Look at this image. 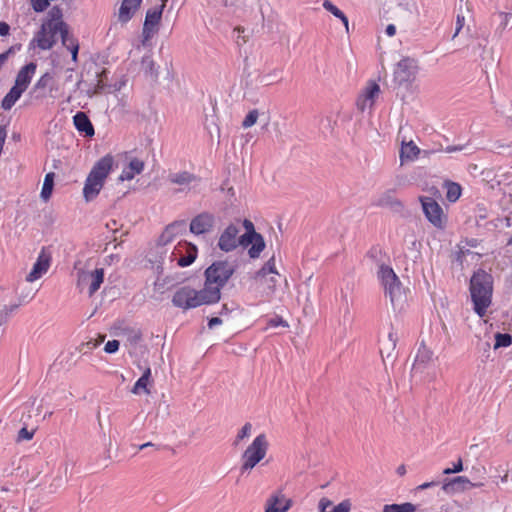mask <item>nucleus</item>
Returning <instances> with one entry per match:
<instances>
[{
    "label": "nucleus",
    "mask_w": 512,
    "mask_h": 512,
    "mask_svg": "<svg viewBox=\"0 0 512 512\" xmlns=\"http://www.w3.org/2000/svg\"><path fill=\"white\" fill-rule=\"evenodd\" d=\"M197 257V247L188 242H180L173 248L156 245L149 254V262L158 274L172 268L173 264L186 267L192 264Z\"/></svg>",
    "instance_id": "1"
},
{
    "label": "nucleus",
    "mask_w": 512,
    "mask_h": 512,
    "mask_svg": "<svg viewBox=\"0 0 512 512\" xmlns=\"http://www.w3.org/2000/svg\"><path fill=\"white\" fill-rule=\"evenodd\" d=\"M492 291V276L484 270L475 272L470 281V294L474 311L479 317L486 315L487 309L491 305Z\"/></svg>",
    "instance_id": "2"
},
{
    "label": "nucleus",
    "mask_w": 512,
    "mask_h": 512,
    "mask_svg": "<svg viewBox=\"0 0 512 512\" xmlns=\"http://www.w3.org/2000/svg\"><path fill=\"white\" fill-rule=\"evenodd\" d=\"M377 278L383 287L385 297L389 299L393 309H403L406 303V293L394 270L388 265L381 264L377 270Z\"/></svg>",
    "instance_id": "3"
},
{
    "label": "nucleus",
    "mask_w": 512,
    "mask_h": 512,
    "mask_svg": "<svg viewBox=\"0 0 512 512\" xmlns=\"http://www.w3.org/2000/svg\"><path fill=\"white\" fill-rule=\"evenodd\" d=\"M216 302V291H210L209 289L205 290L204 288L202 290H196L189 286L181 287L174 293L172 297L173 305L184 310Z\"/></svg>",
    "instance_id": "4"
},
{
    "label": "nucleus",
    "mask_w": 512,
    "mask_h": 512,
    "mask_svg": "<svg viewBox=\"0 0 512 512\" xmlns=\"http://www.w3.org/2000/svg\"><path fill=\"white\" fill-rule=\"evenodd\" d=\"M112 165L113 157L110 155L104 156L94 165L83 188V196L87 202L93 200L100 193Z\"/></svg>",
    "instance_id": "5"
},
{
    "label": "nucleus",
    "mask_w": 512,
    "mask_h": 512,
    "mask_svg": "<svg viewBox=\"0 0 512 512\" xmlns=\"http://www.w3.org/2000/svg\"><path fill=\"white\" fill-rule=\"evenodd\" d=\"M234 273V266L227 261H217L205 271V290L217 292V302L221 297V289Z\"/></svg>",
    "instance_id": "6"
},
{
    "label": "nucleus",
    "mask_w": 512,
    "mask_h": 512,
    "mask_svg": "<svg viewBox=\"0 0 512 512\" xmlns=\"http://www.w3.org/2000/svg\"><path fill=\"white\" fill-rule=\"evenodd\" d=\"M269 442L265 434H259L242 454L241 472L251 471L268 452Z\"/></svg>",
    "instance_id": "7"
},
{
    "label": "nucleus",
    "mask_w": 512,
    "mask_h": 512,
    "mask_svg": "<svg viewBox=\"0 0 512 512\" xmlns=\"http://www.w3.org/2000/svg\"><path fill=\"white\" fill-rule=\"evenodd\" d=\"M243 226L245 228V233L241 235L240 246H251L248 250V255L250 258L256 259L260 256L266 246L264 238L261 234L255 231L254 224L250 220L245 219L243 221Z\"/></svg>",
    "instance_id": "8"
},
{
    "label": "nucleus",
    "mask_w": 512,
    "mask_h": 512,
    "mask_svg": "<svg viewBox=\"0 0 512 512\" xmlns=\"http://www.w3.org/2000/svg\"><path fill=\"white\" fill-rule=\"evenodd\" d=\"M104 281L103 268L92 271L79 270L77 274V287L80 291L87 290L89 297H92Z\"/></svg>",
    "instance_id": "9"
},
{
    "label": "nucleus",
    "mask_w": 512,
    "mask_h": 512,
    "mask_svg": "<svg viewBox=\"0 0 512 512\" xmlns=\"http://www.w3.org/2000/svg\"><path fill=\"white\" fill-rule=\"evenodd\" d=\"M422 210L427 220L436 228L443 229L447 223V216L442 207L433 198L421 196L419 198Z\"/></svg>",
    "instance_id": "10"
},
{
    "label": "nucleus",
    "mask_w": 512,
    "mask_h": 512,
    "mask_svg": "<svg viewBox=\"0 0 512 512\" xmlns=\"http://www.w3.org/2000/svg\"><path fill=\"white\" fill-rule=\"evenodd\" d=\"M419 66L415 59L404 58L400 60L394 70V78L400 85H407L416 80Z\"/></svg>",
    "instance_id": "11"
},
{
    "label": "nucleus",
    "mask_w": 512,
    "mask_h": 512,
    "mask_svg": "<svg viewBox=\"0 0 512 512\" xmlns=\"http://www.w3.org/2000/svg\"><path fill=\"white\" fill-rule=\"evenodd\" d=\"M292 506L293 500L283 490L277 489L266 498L263 512H288Z\"/></svg>",
    "instance_id": "12"
},
{
    "label": "nucleus",
    "mask_w": 512,
    "mask_h": 512,
    "mask_svg": "<svg viewBox=\"0 0 512 512\" xmlns=\"http://www.w3.org/2000/svg\"><path fill=\"white\" fill-rule=\"evenodd\" d=\"M163 10L164 5H160L158 7L151 8L146 12L142 29L143 44L149 41L157 33Z\"/></svg>",
    "instance_id": "13"
},
{
    "label": "nucleus",
    "mask_w": 512,
    "mask_h": 512,
    "mask_svg": "<svg viewBox=\"0 0 512 512\" xmlns=\"http://www.w3.org/2000/svg\"><path fill=\"white\" fill-rule=\"evenodd\" d=\"M380 93V86L374 81H369L356 100L357 109L361 112H365L366 110L370 111Z\"/></svg>",
    "instance_id": "14"
},
{
    "label": "nucleus",
    "mask_w": 512,
    "mask_h": 512,
    "mask_svg": "<svg viewBox=\"0 0 512 512\" xmlns=\"http://www.w3.org/2000/svg\"><path fill=\"white\" fill-rule=\"evenodd\" d=\"M168 182L180 187V191L190 190L196 187L200 182V177L187 170H178L170 172Z\"/></svg>",
    "instance_id": "15"
},
{
    "label": "nucleus",
    "mask_w": 512,
    "mask_h": 512,
    "mask_svg": "<svg viewBox=\"0 0 512 512\" xmlns=\"http://www.w3.org/2000/svg\"><path fill=\"white\" fill-rule=\"evenodd\" d=\"M240 230L237 225L230 224L221 233L218 240V247L224 252H230L240 245L241 236H238Z\"/></svg>",
    "instance_id": "16"
},
{
    "label": "nucleus",
    "mask_w": 512,
    "mask_h": 512,
    "mask_svg": "<svg viewBox=\"0 0 512 512\" xmlns=\"http://www.w3.org/2000/svg\"><path fill=\"white\" fill-rule=\"evenodd\" d=\"M215 216L209 212H202L195 216L190 222V232L194 235H203L213 231Z\"/></svg>",
    "instance_id": "17"
},
{
    "label": "nucleus",
    "mask_w": 512,
    "mask_h": 512,
    "mask_svg": "<svg viewBox=\"0 0 512 512\" xmlns=\"http://www.w3.org/2000/svg\"><path fill=\"white\" fill-rule=\"evenodd\" d=\"M253 280L254 290L259 296L270 298L276 292L277 276H259L255 273Z\"/></svg>",
    "instance_id": "18"
},
{
    "label": "nucleus",
    "mask_w": 512,
    "mask_h": 512,
    "mask_svg": "<svg viewBox=\"0 0 512 512\" xmlns=\"http://www.w3.org/2000/svg\"><path fill=\"white\" fill-rule=\"evenodd\" d=\"M50 261L51 257L48 253L45 252L43 249L36 262L34 263L31 271L26 276V281L29 283H32L39 278H41L44 274L47 273L49 267H50Z\"/></svg>",
    "instance_id": "19"
},
{
    "label": "nucleus",
    "mask_w": 512,
    "mask_h": 512,
    "mask_svg": "<svg viewBox=\"0 0 512 512\" xmlns=\"http://www.w3.org/2000/svg\"><path fill=\"white\" fill-rule=\"evenodd\" d=\"M48 27L59 30L63 45L68 40V30L66 24L62 21V11L59 7H53L48 13V20L44 23Z\"/></svg>",
    "instance_id": "20"
},
{
    "label": "nucleus",
    "mask_w": 512,
    "mask_h": 512,
    "mask_svg": "<svg viewBox=\"0 0 512 512\" xmlns=\"http://www.w3.org/2000/svg\"><path fill=\"white\" fill-rule=\"evenodd\" d=\"M420 154H422L424 157L429 158L431 155L435 154V149H424L421 151L413 141L402 143L400 151V158L402 162L405 160L413 161Z\"/></svg>",
    "instance_id": "21"
},
{
    "label": "nucleus",
    "mask_w": 512,
    "mask_h": 512,
    "mask_svg": "<svg viewBox=\"0 0 512 512\" xmlns=\"http://www.w3.org/2000/svg\"><path fill=\"white\" fill-rule=\"evenodd\" d=\"M127 166L123 168L122 173L119 176L120 181H130L136 175L143 172L145 167L144 160L138 157L127 156Z\"/></svg>",
    "instance_id": "22"
},
{
    "label": "nucleus",
    "mask_w": 512,
    "mask_h": 512,
    "mask_svg": "<svg viewBox=\"0 0 512 512\" xmlns=\"http://www.w3.org/2000/svg\"><path fill=\"white\" fill-rule=\"evenodd\" d=\"M59 33V30L54 29L52 27H48L45 24H42L40 31L34 38V41L37 43V46L42 50H48L52 48L55 43V36Z\"/></svg>",
    "instance_id": "23"
},
{
    "label": "nucleus",
    "mask_w": 512,
    "mask_h": 512,
    "mask_svg": "<svg viewBox=\"0 0 512 512\" xmlns=\"http://www.w3.org/2000/svg\"><path fill=\"white\" fill-rule=\"evenodd\" d=\"M433 361L434 352L424 343H421L413 364V370L415 372H423Z\"/></svg>",
    "instance_id": "24"
},
{
    "label": "nucleus",
    "mask_w": 512,
    "mask_h": 512,
    "mask_svg": "<svg viewBox=\"0 0 512 512\" xmlns=\"http://www.w3.org/2000/svg\"><path fill=\"white\" fill-rule=\"evenodd\" d=\"M143 0H123L117 12V20L126 24L132 19Z\"/></svg>",
    "instance_id": "25"
},
{
    "label": "nucleus",
    "mask_w": 512,
    "mask_h": 512,
    "mask_svg": "<svg viewBox=\"0 0 512 512\" xmlns=\"http://www.w3.org/2000/svg\"><path fill=\"white\" fill-rule=\"evenodd\" d=\"M475 484L471 483L467 477L457 476L450 480H445L442 485V490L446 494H454L457 492H462L467 490L470 487H474Z\"/></svg>",
    "instance_id": "26"
},
{
    "label": "nucleus",
    "mask_w": 512,
    "mask_h": 512,
    "mask_svg": "<svg viewBox=\"0 0 512 512\" xmlns=\"http://www.w3.org/2000/svg\"><path fill=\"white\" fill-rule=\"evenodd\" d=\"M36 68L37 66L33 62L23 66L16 76L14 85L25 91L31 83V80L36 72Z\"/></svg>",
    "instance_id": "27"
},
{
    "label": "nucleus",
    "mask_w": 512,
    "mask_h": 512,
    "mask_svg": "<svg viewBox=\"0 0 512 512\" xmlns=\"http://www.w3.org/2000/svg\"><path fill=\"white\" fill-rule=\"evenodd\" d=\"M351 507L352 504L349 499H345L337 505H334V503L326 497H322L318 502L319 512H350Z\"/></svg>",
    "instance_id": "28"
},
{
    "label": "nucleus",
    "mask_w": 512,
    "mask_h": 512,
    "mask_svg": "<svg viewBox=\"0 0 512 512\" xmlns=\"http://www.w3.org/2000/svg\"><path fill=\"white\" fill-rule=\"evenodd\" d=\"M185 227V223L182 221L174 222L168 225L159 238L157 245L168 247L167 245L174 239V237L180 233Z\"/></svg>",
    "instance_id": "29"
},
{
    "label": "nucleus",
    "mask_w": 512,
    "mask_h": 512,
    "mask_svg": "<svg viewBox=\"0 0 512 512\" xmlns=\"http://www.w3.org/2000/svg\"><path fill=\"white\" fill-rule=\"evenodd\" d=\"M397 343V335L395 332L390 331L387 337L381 342L380 353L383 359L393 360L395 357L394 351Z\"/></svg>",
    "instance_id": "30"
},
{
    "label": "nucleus",
    "mask_w": 512,
    "mask_h": 512,
    "mask_svg": "<svg viewBox=\"0 0 512 512\" xmlns=\"http://www.w3.org/2000/svg\"><path fill=\"white\" fill-rule=\"evenodd\" d=\"M73 122L76 129L79 132L84 133L85 136L92 137L94 135L93 125L84 112L76 113L73 117Z\"/></svg>",
    "instance_id": "31"
},
{
    "label": "nucleus",
    "mask_w": 512,
    "mask_h": 512,
    "mask_svg": "<svg viewBox=\"0 0 512 512\" xmlns=\"http://www.w3.org/2000/svg\"><path fill=\"white\" fill-rule=\"evenodd\" d=\"M151 377V370L150 368H147L142 376L136 381L132 388V393L135 395H139L141 393L144 394H150V390L148 388L149 382Z\"/></svg>",
    "instance_id": "32"
},
{
    "label": "nucleus",
    "mask_w": 512,
    "mask_h": 512,
    "mask_svg": "<svg viewBox=\"0 0 512 512\" xmlns=\"http://www.w3.org/2000/svg\"><path fill=\"white\" fill-rule=\"evenodd\" d=\"M24 90L18 88L17 86H13L10 91L6 94V96L2 100V108L4 110H10L16 101L21 97Z\"/></svg>",
    "instance_id": "33"
},
{
    "label": "nucleus",
    "mask_w": 512,
    "mask_h": 512,
    "mask_svg": "<svg viewBox=\"0 0 512 512\" xmlns=\"http://www.w3.org/2000/svg\"><path fill=\"white\" fill-rule=\"evenodd\" d=\"M24 90L18 88L17 86H13L10 91L6 94V96L2 100V108L4 110H10L16 101L21 97Z\"/></svg>",
    "instance_id": "34"
},
{
    "label": "nucleus",
    "mask_w": 512,
    "mask_h": 512,
    "mask_svg": "<svg viewBox=\"0 0 512 512\" xmlns=\"http://www.w3.org/2000/svg\"><path fill=\"white\" fill-rule=\"evenodd\" d=\"M323 8L334 15L336 18L340 19L343 23L346 32L349 31V21L347 16L338 8L336 7L330 0H323L322 3Z\"/></svg>",
    "instance_id": "35"
},
{
    "label": "nucleus",
    "mask_w": 512,
    "mask_h": 512,
    "mask_svg": "<svg viewBox=\"0 0 512 512\" xmlns=\"http://www.w3.org/2000/svg\"><path fill=\"white\" fill-rule=\"evenodd\" d=\"M55 174L53 172L47 173L44 178L40 197L44 202H47L53 192Z\"/></svg>",
    "instance_id": "36"
},
{
    "label": "nucleus",
    "mask_w": 512,
    "mask_h": 512,
    "mask_svg": "<svg viewBox=\"0 0 512 512\" xmlns=\"http://www.w3.org/2000/svg\"><path fill=\"white\" fill-rule=\"evenodd\" d=\"M444 187L446 188V198L449 202H456L460 198L462 189L458 183L446 181Z\"/></svg>",
    "instance_id": "37"
},
{
    "label": "nucleus",
    "mask_w": 512,
    "mask_h": 512,
    "mask_svg": "<svg viewBox=\"0 0 512 512\" xmlns=\"http://www.w3.org/2000/svg\"><path fill=\"white\" fill-rule=\"evenodd\" d=\"M256 274H259V276H279V273L275 266V257L272 256L263 266L260 270L256 272Z\"/></svg>",
    "instance_id": "38"
},
{
    "label": "nucleus",
    "mask_w": 512,
    "mask_h": 512,
    "mask_svg": "<svg viewBox=\"0 0 512 512\" xmlns=\"http://www.w3.org/2000/svg\"><path fill=\"white\" fill-rule=\"evenodd\" d=\"M105 339V336H99L98 339H90L87 342H83L79 345L78 351L82 354H87L92 350L96 349Z\"/></svg>",
    "instance_id": "39"
},
{
    "label": "nucleus",
    "mask_w": 512,
    "mask_h": 512,
    "mask_svg": "<svg viewBox=\"0 0 512 512\" xmlns=\"http://www.w3.org/2000/svg\"><path fill=\"white\" fill-rule=\"evenodd\" d=\"M415 506L411 503L389 504L383 507V512H414Z\"/></svg>",
    "instance_id": "40"
},
{
    "label": "nucleus",
    "mask_w": 512,
    "mask_h": 512,
    "mask_svg": "<svg viewBox=\"0 0 512 512\" xmlns=\"http://www.w3.org/2000/svg\"><path fill=\"white\" fill-rule=\"evenodd\" d=\"M375 204L380 207L401 206V202L393 198L389 193H384L379 196Z\"/></svg>",
    "instance_id": "41"
},
{
    "label": "nucleus",
    "mask_w": 512,
    "mask_h": 512,
    "mask_svg": "<svg viewBox=\"0 0 512 512\" xmlns=\"http://www.w3.org/2000/svg\"><path fill=\"white\" fill-rule=\"evenodd\" d=\"M494 108L498 114L507 117L512 124V106L508 101L504 100L496 104Z\"/></svg>",
    "instance_id": "42"
},
{
    "label": "nucleus",
    "mask_w": 512,
    "mask_h": 512,
    "mask_svg": "<svg viewBox=\"0 0 512 512\" xmlns=\"http://www.w3.org/2000/svg\"><path fill=\"white\" fill-rule=\"evenodd\" d=\"M234 33H235V41L239 46H241L249 41L250 31H248L247 29L242 28V27H236L234 29Z\"/></svg>",
    "instance_id": "43"
},
{
    "label": "nucleus",
    "mask_w": 512,
    "mask_h": 512,
    "mask_svg": "<svg viewBox=\"0 0 512 512\" xmlns=\"http://www.w3.org/2000/svg\"><path fill=\"white\" fill-rule=\"evenodd\" d=\"M512 343V337L509 334H502L497 333L495 335V344L494 349L500 348V347H508Z\"/></svg>",
    "instance_id": "44"
},
{
    "label": "nucleus",
    "mask_w": 512,
    "mask_h": 512,
    "mask_svg": "<svg viewBox=\"0 0 512 512\" xmlns=\"http://www.w3.org/2000/svg\"><path fill=\"white\" fill-rule=\"evenodd\" d=\"M52 75L50 73H45L40 77V79L36 82V89H45L50 87L52 89Z\"/></svg>",
    "instance_id": "45"
},
{
    "label": "nucleus",
    "mask_w": 512,
    "mask_h": 512,
    "mask_svg": "<svg viewBox=\"0 0 512 512\" xmlns=\"http://www.w3.org/2000/svg\"><path fill=\"white\" fill-rule=\"evenodd\" d=\"M259 112L257 110L250 111L242 122L244 128L252 127L258 120Z\"/></svg>",
    "instance_id": "46"
},
{
    "label": "nucleus",
    "mask_w": 512,
    "mask_h": 512,
    "mask_svg": "<svg viewBox=\"0 0 512 512\" xmlns=\"http://www.w3.org/2000/svg\"><path fill=\"white\" fill-rule=\"evenodd\" d=\"M142 66L145 73L150 74L153 77L156 76L154 61L149 56L143 57Z\"/></svg>",
    "instance_id": "47"
},
{
    "label": "nucleus",
    "mask_w": 512,
    "mask_h": 512,
    "mask_svg": "<svg viewBox=\"0 0 512 512\" xmlns=\"http://www.w3.org/2000/svg\"><path fill=\"white\" fill-rule=\"evenodd\" d=\"M104 77H105V73H103L102 75L98 76V80H97L96 86L93 89H89L87 91V94H88L89 97H93V96L99 94L103 90V88L105 86Z\"/></svg>",
    "instance_id": "48"
},
{
    "label": "nucleus",
    "mask_w": 512,
    "mask_h": 512,
    "mask_svg": "<svg viewBox=\"0 0 512 512\" xmlns=\"http://www.w3.org/2000/svg\"><path fill=\"white\" fill-rule=\"evenodd\" d=\"M65 46L68 49H70L73 61H76L77 60V55H78V49H79V46H78L77 42L73 38H70L68 36V40H67Z\"/></svg>",
    "instance_id": "49"
},
{
    "label": "nucleus",
    "mask_w": 512,
    "mask_h": 512,
    "mask_svg": "<svg viewBox=\"0 0 512 512\" xmlns=\"http://www.w3.org/2000/svg\"><path fill=\"white\" fill-rule=\"evenodd\" d=\"M16 49L19 50L20 46H12L7 51L0 54V70L7 62L9 56L15 53Z\"/></svg>",
    "instance_id": "50"
},
{
    "label": "nucleus",
    "mask_w": 512,
    "mask_h": 512,
    "mask_svg": "<svg viewBox=\"0 0 512 512\" xmlns=\"http://www.w3.org/2000/svg\"><path fill=\"white\" fill-rule=\"evenodd\" d=\"M463 470V462L462 459L459 458L456 463L453 464L452 468H446L443 470V474L450 475L453 473H459Z\"/></svg>",
    "instance_id": "51"
},
{
    "label": "nucleus",
    "mask_w": 512,
    "mask_h": 512,
    "mask_svg": "<svg viewBox=\"0 0 512 512\" xmlns=\"http://www.w3.org/2000/svg\"><path fill=\"white\" fill-rule=\"evenodd\" d=\"M251 430H252V425L251 423H246L244 424V426L240 429V431L238 432V435H237V441H241L243 440L244 438H247L250 436L251 434Z\"/></svg>",
    "instance_id": "52"
},
{
    "label": "nucleus",
    "mask_w": 512,
    "mask_h": 512,
    "mask_svg": "<svg viewBox=\"0 0 512 512\" xmlns=\"http://www.w3.org/2000/svg\"><path fill=\"white\" fill-rule=\"evenodd\" d=\"M278 326H283V327H287L288 324L286 321H284L281 317L279 316H276L274 318H271L268 323H267V327L266 329L268 328H275V327H278Z\"/></svg>",
    "instance_id": "53"
},
{
    "label": "nucleus",
    "mask_w": 512,
    "mask_h": 512,
    "mask_svg": "<svg viewBox=\"0 0 512 512\" xmlns=\"http://www.w3.org/2000/svg\"><path fill=\"white\" fill-rule=\"evenodd\" d=\"M119 341L118 340H110L105 344L104 351L106 353H115L119 349Z\"/></svg>",
    "instance_id": "54"
},
{
    "label": "nucleus",
    "mask_w": 512,
    "mask_h": 512,
    "mask_svg": "<svg viewBox=\"0 0 512 512\" xmlns=\"http://www.w3.org/2000/svg\"><path fill=\"white\" fill-rule=\"evenodd\" d=\"M33 431H29L27 428L23 427L18 432L19 440H31L33 437Z\"/></svg>",
    "instance_id": "55"
},
{
    "label": "nucleus",
    "mask_w": 512,
    "mask_h": 512,
    "mask_svg": "<svg viewBox=\"0 0 512 512\" xmlns=\"http://www.w3.org/2000/svg\"><path fill=\"white\" fill-rule=\"evenodd\" d=\"M498 17H499V19H500V27H501L502 29H505V28H506V26H507V25H508V23H509V20H510V18H511V14H509V13H504V12H500V13H498Z\"/></svg>",
    "instance_id": "56"
},
{
    "label": "nucleus",
    "mask_w": 512,
    "mask_h": 512,
    "mask_svg": "<svg viewBox=\"0 0 512 512\" xmlns=\"http://www.w3.org/2000/svg\"><path fill=\"white\" fill-rule=\"evenodd\" d=\"M463 149V146H457V145H450L446 148L440 147L439 149H435V153L437 152H446V153H454L457 151H461Z\"/></svg>",
    "instance_id": "57"
},
{
    "label": "nucleus",
    "mask_w": 512,
    "mask_h": 512,
    "mask_svg": "<svg viewBox=\"0 0 512 512\" xmlns=\"http://www.w3.org/2000/svg\"><path fill=\"white\" fill-rule=\"evenodd\" d=\"M463 26H464V16L457 15L455 33L453 34V37H452L453 39L459 34V32L461 31Z\"/></svg>",
    "instance_id": "58"
},
{
    "label": "nucleus",
    "mask_w": 512,
    "mask_h": 512,
    "mask_svg": "<svg viewBox=\"0 0 512 512\" xmlns=\"http://www.w3.org/2000/svg\"><path fill=\"white\" fill-rule=\"evenodd\" d=\"M8 316V308L6 306H0V325H2Z\"/></svg>",
    "instance_id": "59"
},
{
    "label": "nucleus",
    "mask_w": 512,
    "mask_h": 512,
    "mask_svg": "<svg viewBox=\"0 0 512 512\" xmlns=\"http://www.w3.org/2000/svg\"><path fill=\"white\" fill-rule=\"evenodd\" d=\"M10 27L5 22H0V36H7L9 34Z\"/></svg>",
    "instance_id": "60"
},
{
    "label": "nucleus",
    "mask_w": 512,
    "mask_h": 512,
    "mask_svg": "<svg viewBox=\"0 0 512 512\" xmlns=\"http://www.w3.org/2000/svg\"><path fill=\"white\" fill-rule=\"evenodd\" d=\"M220 324H222V319L219 317H213L208 322V326L210 329H212L215 326L220 325Z\"/></svg>",
    "instance_id": "61"
},
{
    "label": "nucleus",
    "mask_w": 512,
    "mask_h": 512,
    "mask_svg": "<svg viewBox=\"0 0 512 512\" xmlns=\"http://www.w3.org/2000/svg\"><path fill=\"white\" fill-rule=\"evenodd\" d=\"M385 33H386V35H387V36H389V37H393V36L395 35V33H396V27H395V25H393V24H389V25L386 27V29H385Z\"/></svg>",
    "instance_id": "62"
},
{
    "label": "nucleus",
    "mask_w": 512,
    "mask_h": 512,
    "mask_svg": "<svg viewBox=\"0 0 512 512\" xmlns=\"http://www.w3.org/2000/svg\"><path fill=\"white\" fill-rule=\"evenodd\" d=\"M409 242L412 245V247L418 252V248L420 246V243L417 242V240L415 239V237L413 235H411L409 237Z\"/></svg>",
    "instance_id": "63"
},
{
    "label": "nucleus",
    "mask_w": 512,
    "mask_h": 512,
    "mask_svg": "<svg viewBox=\"0 0 512 512\" xmlns=\"http://www.w3.org/2000/svg\"><path fill=\"white\" fill-rule=\"evenodd\" d=\"M435 485H437V482H434V481L426 482V483H423L420 486H418V489L424 490V489H427V488L435 486Z\"/></svg>",
    "instance_id": "64"
}]
</instances>
